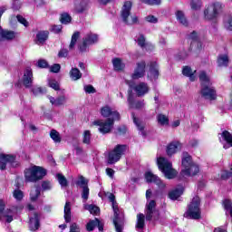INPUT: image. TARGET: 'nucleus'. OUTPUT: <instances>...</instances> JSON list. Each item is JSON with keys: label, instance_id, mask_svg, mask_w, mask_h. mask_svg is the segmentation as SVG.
Returning a JSON list of instances; mask_svg holds the SVG:
<instances>
[{"label": "nucleus", "instance_id": "obj_15", "mask_svg": "<svg viewBox=\"0 0 232 232\" xmlns=\"http://www.w3.org/2000/svg\"><path fill=\"white\" fill-rule=\"evenodd\" d=\"M96 43H99V35L92 33H88L83 37V42L82 44L80 45V50L82 52H86V49L88 46H90V44H95Z\"/></svg>", "mask_w": 232, "mask_h": 232}, {"label": "nucleus", "instance_id": "obj_41", "mask_svg": "<svg viewBox=\"0 0 232 232\" xmlns=\"http://www.w3.org/2000/svg\"><path fill=\"white\" fill-rule=\"evenodd\" d=\"M56 179L62 188H66L68 186V179L63 174H57Z\"/></svg>", "mask_w": 232, "mask_h": 232}, {"label": "nucleus", "instance_id": "obj_7", "mask_svg": "<svg viewBox=\"0 0 232 232\" xmlns=\"http://www.w3.org/2000/svg\"><path fill=\"white\" fill-rule=\"evenodd\" d=\"M46 176V169L39 166H33L24 170L26 182H37Z\"/></svg>", "mask_w": 232, "mask_h": 232}, {"label": "nucleus", "instance_id": "obj_37", "mask_svg": "<svg viewBox=\"0 0 232 232\" xmlns=\"http://www.w3.org/2000/svg\"><path fill=\"white\" fill-rule=\"evenodd\" d=\"M157 121H158V124H160V126H169V119L168 118V116H166L164 114H159L157 116Z\"/></svg>", "mask_w": 232, "mask_h": 232}, {"label": "nucleus", "instance_id": "obj_12", "mask_svg": "<svg viewBox=\"0 0 232 232\" xmlns=\"http://www.w3.org/2000/svg\"><path fill=\"white\" fill-rule=\"evenodd\" d=\"M146 75V62L141 61L136 63V67L131 74L132 81H139Z\"/></svg>", "mask_w": 232, "mask_h": 232}, {"label": "nucleus", "instance_id": "obj_38", "mask_svg": "<svg viewBox=\"0 0 232 232\" xmlns=\"http://www.w3.org/2000/svg\"><path fill=\"white\" fill-rule=\"evenodd\" d=\"M39 195H41L40 188L34 187L31 189L30 198L33 202H35V200H37V198H39Z\"/></svg>", "mask_w": 232, "mask_h": 232}, {"label": "nucleus", "instance_id": "obj_49", "mask_svg": "<svg viewBox=\"0 0 232 232\" xmlns=\"http://www.w3.org/2000/svg\"><path fill=\"white\" fill-rule=\"evenodd\" d=\"M91 140H92V132H90V130L83 131V139H82L83 144H90Z\"/></svg>", "mask_w": 232, "mask_h": 232}, {"label": "nucleus", "instance_id": "obj_20", "mask_svg": "<svg viewBox=\"0 0 232 232\" xmlns=\"http://www.w3.org/2000/svg\"><path fill=\"white\" fill-rule=\"evenodd\" d=\"M90 8V0H78L74 5L75 14H82Z\"/></svg>", "mask_w": 232, "mask_h": 232}, {"label": "nucleus", "instance_id": "obj_43", "mask_svg": "<svg viewBox=\"0 0 232 232\" xmlns=\"http://www.w3.org/2000/svg\"><path fill=\"white\" fill-rule=\"evenodd\" d=\"M82 202L84 204H86L89 197H90V188L88 187H84L82 188Z\"/></svg>", "mask_w": 232, "mask_h": 232}, {"label": "nucleus", "instance_id": "obj_26", "mask_svg": "<svg viewBox=\"0 0 232 232\" xmlns=\"http://www.w3.org/2000/svg\"><path fill=\"white\" fill-rule=\"evenodd\" d=\"M128 102L129 108L130 109L140 110V108H144L145 106L144 101L134 102L131 95L128 97Z\"/></svg>", "mask_w": 232, "mask_h": 232}, {"label": "nucleus", "instance_id": "obj_50", "mask_svg": "<svg viewBox=\"0 0 232 232\" xmlns=\"http://www.w3.org/2000/svg\"><path fill=\"white\" fill-rule=\"evenodd\" d=\"M190 6L192 10H200L202 7V1L201 0H192L190 3Z\"/></svg>", "mask_w": 232, "mask_h": 232}, {"label": "nucleus", "instance_id": "obj_36", "mask_svg": "<svg viewBox=\"0 0 232 232\" xmlns=\"http://www.w3.org/2000/svg\"><path fill=\"white\" fill-rule=\"evenodd\" d=\"M69 74L72 81H79V79H81V77H82V73H81V71H79V69H77V68H72L70 71Z\"/></svg>", "mask_w": 232, "mask_h": 232}, {"label": "nucleus", "instance_id": "obj_3", "mask_svg": "<svg viewBox=\"0 0 232 232\" xmlns=\"http://www.w3.org/2000/svg\"><path fill=\"white\" fill-rule=\"evenodd\" d=\"M224 10V5L220 2H212L205 6L203 11V17L205 21H217L222 11Z\"/></svg>", "mask_w": 232, "mask_h": 232}, {"label": "nucleus", "instance_id": "obj_2", "mask_svg": "<svg viewBox=\"0 0 232 232\" xmlns=\"http://www.w3.org/2000/svg\"><path fill=\"white\" fill-rule=\"evenodd\" d=\"M181 166L182 169L179 175V179H186V177H194V175H197V173L200 171L198 165L193 162V160L188 154V152H184L182 154Z\"/></svg>", "mask_w": 232, "mask_h": 232}, {"label": "nucleus", "instance_id": "obj_22", "mask_svg": "<svg viewBox=\"0 0 232 232\" xmlns=\"http://www.w3.org/2000/svg\"><path fill=\"white\" fill-rule=\"evenodd\" d=\"M134 92L138 97H144V95L150 92V87L146 82H140L134 87Z\"/></svg>", "mask_w": 232, "mask_h": 232}, {"label": "nucleus", "instance_id": "obj_46", "mask_svg": "<svg viewBox=\"0 0 232 232\" xmlns=\"http://www.w3.org/2000/svg\"><path fill=\"white\" fill-rule=\"evenodd\" d=\"M98 224H99V220L98 219L91 220L86 225L87 231H93V229H95V227H97Z\"/></svg>", "mask_w": 232, "mask_h": 232}, {"label": "nucleus", "instance_id": "obj_51", "mask_svg": "<svg viewBox=\"0 0 232 232\" xmlns=\"http://www.w3.org/2000/svg\"><path fill=\"white\" fill-rule=\"evenodd\" d=\"M224 208L227 211H229L230 217H232V201L229 199H225L223 201Z\"/></svg>", "mask_w": 232, "mask_h": 232}, {"label": "nucleus", "instance_id": "obj_53", "mask_svg": "<svg viewBox=\"0 0 232 232\" xmlns=\"http://www.w3.org/2000/svg\"><path fill=\"white\" fill-rule=\"evenodd\" d=\"M42 189L43 191H50L52 189V182L48 180H44L42 182Z\"/></svg>", "mask_w": 232, "mask_h": 232}, {"label": "nucleus", "instance_id": "obj_6", "mask_svg": "<svg viewBox=\"0 0 232 232\" xmlns=\"http://www.w3.org/2000/svg\"><path fill=\"white\" fill-rule=\"evenodd\" d=\"M146 220H159V210L157 209V202L153 199H150L151 198V189H148L146 191Z\"/></svg>", "mask_w": 232, "mask_h": 232}, {"label": "nucleus", "instance_id": "obj_39", "mask_svg": "<svg viewBox=\"0 0 232 232\" xmlns=\"http://www.w3.org/2000/svg\"><path fill=\"white\" fill-rule=\"evenodd\" d=\"M84 209H86L87 211H90L91 215H99V207L95 206V205H88L85 204L84 205Z\"/></svg>", "mask_w": 232, "mask_h": 232}, {"label": "nucleus", "instance_id": "obj_47", "mask_svg": "<svg viewBox=\"0 0 232 232\" xmlns=\"http://www.w3.org/2000/svg\"><path fill=\"white\" fill-rule=\"evenodd\" d=\"M60 21L63 24H68V23L72 22V16H70V14L67 13H63L61 15Z\"/></svg>", "mask_w": 232, "mask_h": 232}, {"label": "nucleus", "instance_id": "obj_13", "mask_svg": "<svg viewBox=\"0 0 232 232\" xmlns=\"http://www.w3.org/2000/svg\"><path fill=\"white\" fill-rule=\"evenodd\" d=\"M5 206L6 202L3 199H0V220L5 218V222H13L15 212H14L12 209L5 210Z\"/></svg>", "mask_w": 232, "mask_h": 232}, {"label": "nucleus", "instance_id": "obj_58", "mask_svg": "<svg viewBox=\"0 0 232 232\" xmlns=\"http://www.w3.org/2000/svg\"><path fill=\"white\" fill-rule=\"evenodd\" d=\"M69 232H81V228L79 227V225H77V223H72L70 226V231Z\"/></svg>", "mask_w": 232, "mask_h": 232}, {"label": "nucleus", "instance_id": "obj_16", "mask_svg": "<svg viewBox=\"0 0 232 232\" xmlns=\"http://www.w3.org/2000/svg\"><path fill=\"white\" fill-rule=\"evenodd\" d=\"M145 180L149 183L153 182L160 188V189H164V188H166V184L160 179V178L153 174L151 171H147L145 173Z\"/></svg>", "mask_w": 232, "mask_h": 232}, {"label": "nucleus", "instance_id": "obj_4", "mask_svg": "<svg viewBox=\"0 0 232 232\" xmlns=\"http://www.w3.org/2000/svg\"><path fill=\"white\" fill-rule=\"evenodd\" d=\"M107 197L110 202H111L112 209L114 211L113 224L115 226V229L117 232H122L124 227V214L119 210V205L117 204V201H115V195L109 193L107 194Z\"/></svg>", "mask_w": 232, "mask_h": 232}, {"label": "nucleus", "instance_id": "obj_45", "mask_svg": "<svg viewBox=\"0 0 232 232\" xmlns=\"http://www.w3.org/2000/svg\"><path fill=\"white\" fill-rule=\"evenodd\" d=\"M77 186H80V188H88V179H86L84 177L80 176L78 178V180L76 182Z\"/></svg>", "mask_w": 232, "mask_h": 232}, {"label": "nucleus", "instance_id": "obj_17", "mask_svg": "<svg viewBox=\"0 0 232 232\" xmlns=\"http://www.w3.org/2000/svg\"><path fill=\"white\" fill-rule=\"evenodd\" d=\"M219 142L223 144L224 150H229V148H232V133L227 130H224L219 134Z\"/></svg>", "mask_w": 232, "mask_h": 232}, {"label": "nucleus", "instance_id": "obj_23", "mask_svg": "<svg viewBox=\"0 0 232 232\" xmlns=\"http://www.w3.org/2000/svg\"><path fill=\"white\" fill-rule=\"evenodd\" d=\"M182 150V144L179 141H173L167 147V155L171 157V155H175L177 151H180Z\"/></svg>", "mask_w": 232, "mask_h": 232}, {"label": "nucleus", "instance_id": "obj_10", "mask_svg": "<svg viewBox=\"0 0 232 232\" xmlns=\"http://www.w3.org/2000/svg\"><path fill=\"white\" fill-rule=\"evenodd\" d=\"M131 6H133V4H131L130 1H127L124 3L121 8V15L125 24H137L139 22L137 15H130L131 12Z\"/></svg>", "mask_w": 232, "mask_h": 232}, {"label": "nucleus", "instance_id": "obj_52", "mask_svg": "<svg viewBox=\"0 0 232 232\" xmlns=\"http://www.w3.org/2000/svg\"><path fill=\"white\" fill-rule=\"evenodd\" d=\"M132 119H133V122L137 126L138 130H140V131H142V130H144V124H142V122H140L139 121V119H137L135 117V114H133V113H132Z\"/></svg>", "mask_w": 232, "mask_h": 232}, {"label": "nucleus", "instance_id": "obj_55", "mask_svg": "<svg viewBox=\"0 0 232 232\" xmlns=\"http://www.w3.org/2000/svg\"><path fill=\"white\" fill-rule=\"evenodd\" d=\"M13 196L16 200H23V197H24V195L23 194V191H21L20 189L14 190L13 193Z\"/></svg>", "mask_w": 232, "mask_h": 232}, {"label": "nucleus", "instance_id": "obj_54", "mask_svg": "<svg viewBox=\"0 0 232 232\" xmlns=\"http://www.w3.org/2000/svg\"><path fill=\"white\" fill-rule=\"evenodd\" d=\"M48 85L50 86V88H53V90H55V91H58L60 88L59 82H57V81L55 80H49Z\"/></svg>", "mask_w": 232, "mask_h": 232}, {"label": "nucleus", "instance_id": "obj_44", "mask_svg": "<svg viewBox=\"0 0 232 232\" xmlns=\"http://www.w3.org/2000/svg\"><path fill=\"white\" fill-rule=\"evenodd\" d=\"M79 32H76L72 34L69 49L73 50V48H75V44H77V39H79Z\"/></svg>", "mask_w": 232, "mask_h": 232}, {"label": "nucleus", "instance_id": "obj_61", "mask_svg": "<svg viewBox=\"0 0 232 232\" xmlns=\"http://www.w3.org/2000/svg\"><path fill=\"white\" fill-rule=\"evenodd\" d=\"M44 89L43 87H34L33 89V93L34 95H39V93H44Z\"/></svg>", "mask_w": 232, "mask_h": 232}, {"label": "nucleus", "instance_id": "obj_28", "mask_svg": "<svg viewBox=\"0 0 232 232\" xmlns=\"http://www.w3.org/2000/svg\"><path fill=\"white\" fill-rule=\"evenodd\" d=\"M146 217L144 214H138L137 215V222H136V229L137 231L140 232L144 229Z\"/></svg>", "mask_w": 232, "mask_h": 232}, {"label": "nucleus", "instance_id": "obj_62", "mask_svg": "<svg viewBox=\"0 0 232 232\" xmlns=\"http://www.w3.org/2000/svg\"><path fill=\"white\" fill-rule=\"evenodd\" d=\"M84 91L86 92V93H95V88H93V86L92 85L85 86Z\"/></svg>", "mask_w": 232, "mask_h": 232}, {"label": "nucleus", "instance_id": "obj_14", "mask_svg": "<svg viewBox=\"0 0 232 232\" xmlns=\"http://www.w3.org/2000/svg\"><path fill=\"white\" fill-rule=\"evenodd\" d=\"M6 166L15 168V166H17L15 157L14 155L0 154V169H6Z\"/></svg>", "mask_w": 232, "mask_h": 232}, {"label": "nucleus", "instance_id": "obj_19", "mask_svg": "<svg viewBox=\"0 0 232 232\" xmlns=\"http://www.w3.org/2000/svg\"><path fill=\"white\" fill-rule=\"evenodd\" d=\"M22 82L24 87L32 88V84H34V72H32V68L27 67L24 71V76L22 79Z\"/></svg>", "mask_w": 232, "mask_h": 232}, {"label": "nucleus", "instance_id": "obj_27", "mask_svg": "<svg viewBox=\"0 0 232 232\" xmlns=\"http://www.w3.org/2000/svg\"><path fill=\"white\" fill-rule=\"evenodd\" d=\"M176 19L179 24H182V26H188L189 23L188 22V18H186V14L184 12L179 10L175 13Z\"/></svg>", "mask_w": 232, "mask_h": 232}, {"label": "nucleus", "instance_id": "obj_31", "mask_svg": "<svg viewBox=\"0 0 232 232\" xmlns=\"http://www.w3.org/2000/svg\"><path fill=\"white\" fill-rule=\"evenodd\" d=\"M64 220L65 222H71L72 221V203L70 201H67L64 206Z\"/></svg>", "mask_w": 232, "mask_h": 232}, {"label": "nucleus", "instance_id": "obj_42", "mask_svg": "<svg viewBox=\"0 0 232 232\" xmlns=\"http://www.w3.org/2000/svg\"><path fill=\"white\" fill-rule=\"evenodd\" d=\"M137 43L140 48H148V46H150V44L146 43V37L142 34L138 36Z\"/></svg>", "mask_w": 232, "mask_h": 232}, {"label": "nucleus", "instance_id": "obj_35", "mask_svg": "<svg viewBox=\"0 0 232 232\" xmlns=\"http://www.w3.org/2000/svg\"><path fill=\"white\" fill-rule=\"evenodd\" d=\"M2 39H5L6 41H12V39H15V33L13 31L4 30L1 32Z\"/></svg>", "mask_w": 232, "mask_h": 232}, {"label": "nucleus", "instance_id": "obj_60", "mask_svg": "<svg viewBox=\"0 0 232 232\" xmlns=\"http://www.w3.org/2000/svg\"><path fill=\"white\" fill-rule=\"evenodd\" d=\"M16 19L18 21V23H21V24H24V26H28V21H26V19L21 15H17Z\"/></svg>", "mask_w": 232, "mask_h": 232}, {"label": "nucleus", "instance_id": "obj_8", "mask_svg": "<svg viewBox=\"0 0 232 232\" xmlns=\"http://www.w3.org/2000/svg\"><path fill=\"white\" fill-rule=\"evenodd\" d=\"M127 151H128V145L126 144L116 145L113 148V150L108 152L107 162L109 164H116V162H119V160L122 159V156L126 155Z\"/></svg>", "mask_w": 232, "mask_h": 232}, {"label": "nucleus", "instance_id": "obj_64", "mask_svg": "<svg viewBox=\"0 0 232 232\" xmlns=\"http://www.w3.org/2000/svg\"><path fill=\"white\" fill-rule=\"evenodd\" d=\"M146 21L148 23H154L155 24V23H158L159 20L154 15H149V16L146 17Z\"/></svg>", "mask_w": 232, "mask_h": 232}, {"label": "nucleus", "instance_id": "obj_33", "mask_svg": "<svg viewBox=\"0 0 232 232\" xmlns=\"http://www.w3.org/2000/svg\"><path fill=\"white\" fill-rule=\"evenodd\" d=\"M182 73L183 75H186V77H189L190 81H195L197 79V76H195L197 71H193L189 66H185L183 68Z\"/></svg>", "mask_w": 232, "mask_h": 232}, {"label": "nucleus", "instance_id": "obj_9", "mask_svg": "<svg viewBox=\"0 0 232 232\" xmlns=\"http://www.w3.org/2000/svg\"><path fill=\"white\" fill-rule=\"evenodd\" d=\"M201 216L200 211V198L194 197L188 205L187 211L184 214L185 218H191L192 220H198Z\"/></svg>", "mask_w": 232, "mask_h": 232}, {"label": "nucleus", "instance_id": "obj_25", "mask_svg": "<svg viewBox=\"0 0 232 232\" xmlns=\"http://www.w3.org/2000/svg\"><path fill=\"white\" fill-rule=\"evenodd\" d=\"M49 101L51 104H53V106H64L68 99L64 95L60 96L56 99L52 96H49Z\"/></svg>", "mask_w": 232, "mask_h": 232}, {"label": "nucleus", "instance_id": "obj_29", "mask_svg": "<svg viewBox=\"0 0 232 232\" xmlns=\"http://www.w3.org/2000/svg\"><path fill=\"white\" fill-rule=\"evenodd\" d=\"M218 65L220 68H227L229 65V56L227 54H221L218 57Z\"/></svg>", "mask_w": 232, "mask_h": 232}, {"label": "nucleus", "instance_id": "obj_18", "mask_svg": "<svg viewBox=\"0 0 232 232\" xmlns=\"http://www.w3.org/2000/svg\"><path fill=\"white\" fill-rule=\"evenodd\" d=\"M102 117L111 118L113 121H121V114L117 111H113L110 106H104L101 110Z\"/></svg>", "mask_w": 232, "mask_h": 232}, {"label": "nucleus", "instance_id": "obj_30", "mask_svg": "<svg viewBox=\"0 0 232 232\" xmlns=\"http://www.w3.org/2000/svg\"><path fill=\"white\" fill-rule=\"evenodd\" d=\"M47 39H48V32L40 31L36 34V44H44Z\"/></svg>", "mask_w": 232, "mask_h": 232}, {"label": "nucleus", "instance_id": "obj_48", "mask_svg": "<svg viewBox=\"0 0 232 232\" xmlns=\"http://www.w3.org/2000/svg\"><path fill=\"white\" fill-rule=\"evenodd\" d=\"M224 24H225V28H227V30H230V31L232 30V16L231 15L225 16Z\"/></svg>", "mask_w": 232, "mask_h": 232}, {"label": "nucleus", "instance_id": "obj_21", "mask_svg": "<svg viewBox=\"0 0 232 232\" xmlns=\"http://www.w3.org/2000/svg\"><path fill=\"white\" fill-rule=\"evenodd\" d=\"M40 224V216L37 212L33 213L29 219V228L31 231H37L39 229Z\"/></svg>", "mask_w": 232, "mask_h": 232}, {"label": "nucleus", "instance_id": "obj_34", "mask_svg": "<svg viewBox=\"0 0 232 232\" xmlns=\"http://www.w3.org/2000/svg\"><path fill=\"white\" fill-rule=\"evenodd\" d=\"M112 64L116 72H122V70H124L126 66L124 63H122V60H121L120 58H114L112 60Z\"/></svg>", "mask_w": 232, "mask_h": 232}, {"label": "nucleus", "instance_id": "obj_1", "mask_svg": "<svg viewBox=\"0 0 232 232\" xmlns=\"http://www.w3.org/2000/svg\"><path fill=\"white\" fill-rule=\"evenodd\" d=\"M198 77L201 82L200 95L202 99L206 101H215L217 99V91L215 87L211 85V78L209 75H208L206 72L201 71L199 72Z\"/></svg>", "mask_w": 232, "mask_h": 232}, {"label": "nucleus", "instance_id": "obj_32", "mask_svg": "<svg viewBox=\"0 0 232 232\" xmlns=\"http://www.w3.org/2000/svg\"><path fill=\"white\" fill-rule=\"evenodd\" d=\"M182 193H184V188L180 187L179 188H175L169 193V198H170V200H177Z\"/></svg>", "mask_w": 232, "mask_h": 232}, {"label": "nucleus", "instance_id": "obj_56", "mask_svg": "<svg viewBox=\"0 0 232 232\" xmlns=\"http://www.w3.org/2000/svg\"><path fill=\"white\" fill-rule=\"evenodd\" d=\"M50 72L53 73H59L61 72V64L55 63L53 66L50 67Z\"/></svg>", "mask_w": 232, "mask_h": 232}, {"label": "nucleus", "instance_id": "obj_11", "mask_svg": "<svg viewBox=\"0 0 232 232\" xmlns=\"http://www.w3.org/2000/svg\"><path fill=\"white\" fill-rule=\"evenodd\" d=\"M94 126H99L98 130L100 133L102 135H106V133H110L111 130H113V124H115V120H111V118L107 119L105 121L102 120H98L93 121Z\"/></svg>", "mask_w": 232, "mask_h": 232}, {"label": "nucleus", "instance_id": "obj_63", "mask_svg": "<svg viewBox=\"0 0 232 232\" xmlns=\"http://www.w3.org/2000/svg\"><path fill=\"white\" fill-rule=\"evenodd\" d=\"M58 57L63 58V57H68V50L66 49H62L58 53Z\"/></svg>", "mask_w": 232, "mask_h": 232}, {"label": "nucleus", "instance_id": "obj_59", "mask_svg": "<svg viewBox=\"0 0 232 232\" xmlns=\"http://www.w3.org/2000/svg\"><path fill=\"white\" fill-rule=\"evenodd\" d=\"M142 3H145V5H160V0H141Z\"/></svg>", "mask_w": 232, "mask_h": 232}, {"label": "nucleus", "instance_id": "obj_40", "mask_svg": "<svg viewBox=\"0 0 232 232\" xmlns=\"http://www.w3.org/2000/svg\"><path fill=\"white\" fill-rule=\"evenodd\" d=\"M50 137L53 140V142L59 143L62 140L61 133L57 131L56 130H52L50 131Z\"/></svg>", "mask_w": 232, "mask_h": 232}, {"label": "nucleus", "instance_id": "obj_57", "mask_svg": "<svg viewBox=\"0 0 232 232\" xmlns=\"http://www.w3.org/2000/svg\"><path fill=\"white\" fill-rule=\"evenodd\" d=\"M37 66L38 68H48V62H46V60H39L37 62Z\"/></svg>", "mask_w": 232, "mask_h": 232}, {"label": "nucleus", "instance_id": "obj_5", "mask_svg": "<svg viewBox=\"0 0 232 232\" xmlns=\"http://www.w3.org/2000/svg\"><path fill=\"white\" fill-rule=\"evenodd\" d=\"M157 165L160 171L163 173L166 179H175V177H177L179 173L175 169H173V163H171L169 160L164 157H160L157 159Z\"/></svg>", "mask_w": 232, "mask_h": 232}, {"label": "nucleus", "instance_id": "obj_24", "mask_svg": "<svg viewBox=\"0 0 232 232\" xmlns=\"http://www.w3.org/2000/svg\"><path fill=\"white\" fill-rule=\"evenodd\" d=\"M148 77L150 79H159V65H157V63H150Z\"/></svg>", "mask_w": 232, "mask_h": 232}]
</instances>
